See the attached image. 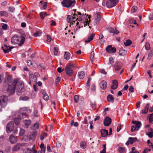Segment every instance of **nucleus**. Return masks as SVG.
<instances>
[{
    "label": "nucleus",
    "mask_w": 153,
    "mask_h": 153,
    "mask_svg": "<svg viewBox=\"0 0 153 153\" xmlns=\"http://www.w3.org/2000/svg\"><path fill=\"white\" fill-rule=\"evenodd\" d=\"M137 7L135 6H134L132 7L131 10V11L132 13L135 12L137 11Z\"/></svg>",
    "instance_id": "38"
},
{
    "label": "nucleus",
    "mask_w": 153,
    "mask_h": 153,
    "mask_svg": "<svg viewBox=\"0 0 153 153\" xmlns=\"http://www.w3.org/2000/svg\"><path fill=\"white\" fill-rule=\"evenodd\" d=\"M84 14H83V15L81 16V14L78 11H76L75 12H74V13L73 14V16H76V17L78 16L79 18V21H82V17H83L84 16Z\"/></svg>",
    "instance_id": "16"
},
{
    "label": "nucleus",
    "mask_w": 153,
    "mask_h": 153,
    "mask_svg": "<svg viewBox=\"0 0 153 153\" xmlns=\"http://www.w3.org/2000/svg\"><path fill=\"white\" fill-rule=\"evenodd\" d=\"M114 62V59L111 56L109 57V62L108 63V65L112 64H113Z\"/></svg>",
    "instance_id": "31"
},
{
    "label": "nucleus",
    "mask_w": 153,
    "mask_h": 153,
    "mask_svg": "<svg viewBox=\"0 0 153 153\" xmlns=\"http://www.w3.org/2000/svg\"><path fill=\"white\" fill-rule=\"evenodd\" d=\"M8 97L4 95L0 97V111L1 108H4L7 104Z\"/></svg>",
    "instance_id": "5"
},
{
    "label": "nucleus",
    "mask_w": 153,
    "mask_h": 153,
    "mask_svg": "<svg viewBox=\"0 0 153 153\" xmlns=\"http://www.w3.org/2000/svg\"><path fill=\"white\" fill-rule=\"evenodd\" d=\"M99 85L101 88L104 90L105 87V81L104 80H102L100 82Z\"/></svg>",
    "instance_id": "21"
},
{
    "label": "nucleus",
    "mask_w": 153,
    "mask_h": 153,
    "mask_svg": "<svg viewBox=\"0 0 153 153\" xmlns=\"http://www.w3.org/2000/svg\"><path fill=\"white\" fill-rule=\"evenodd\" d=\"M91 90L92 91H94L96 90V86L95 85L93 84L92 85L91 88Z\"/></svg>",
    "instance_id": "54"
},
{
    "label": "nucleus",
    "mask_w": 153,
    "mask_h": 153,
    "mask_svg": "<svg viewBox=\"0 0 153 153\" xmlns=\"http://www.w3.org/2000/svg\"><path fill=\"white\" fill-rule=\"evenodd\" d=\"M37 135V132L36 131L33 132L30 135V138L31 139L34 140Z\"/></svg>",
    "instance_id": "22"
},
{
    "label": "nucleus",
    "mask_w": 153,
    "mask_h": 153,
    "mask_svg": "<svg viewBox=\"0 0 153 153\" xmlns=\"http://www.w3.org/2000/svg\"><path fill=\"white\" fill-rule=\"evenodd\" d=\"M29 99V97L27 96H24L23 97H20V100H22L24 101L27 100Z\"/></svg>",
    "instance_id": "45"
},
{
    "label": "nucleus",
    "mask_w": 153,
    "mask_h": 153,
    "mask_svg": "<svg viewBox=\"0 0 153 153\" xmlns=\"http://www.w3.org/2000/svg\"><path fill=\"white\" fill-rule=\"evenodd\" d=\"M0 15L1 16H7V13L5 11L0 12Z\"/></svg>",
    "instance_id": "39"
},
{
    "label": "nucleus",
    "mask_w": 153,
    "mask_h": 153,
    "mask_svg": "<svg viewBox=\"0 0 153 153\" xmlns=\"http://www.w3.org/2000/svg\"><path fill=\"white\" fill-rule=\"evenodd\" d=\"M33 151L30 149L27 148L25 150V153H32Z\"/></svg>",
    "instance_id": "52"
},
{
    "label": "nucleus",
    "mask_w": 153,
    "mask_h": 153,
    "mask_svg": "<svg viewBox=\"0 0 153 153\" xmlns=\"http://www.w3.org/2000/svg\"><path fill=\"white\" fill-rule=\"evenodd\" d=\"M38 111L37 110H35L33 112V114L34 117H37L38 116L37 113Z\"/></svg>",
    "instance_id": "53"
},
{
    "label": "nucleus",
    "mask_w": 153,
    "mask_h": 153,
    "mask_svg": "<svg viewBox=\"0 0 153 153\" xmlns=\"http://www.w3.org/2000/svg\"><path fill=\"white\" fill-rule=\"evenodd\" d=\"M107 30L110 33H114V28L112 27H108Z\"/></svg>",
    "instance_id": "46"
},
{
    "label": "nucleus",
    "mask_w": 153,
    "mask_h": 153,
    "mask_svg": "<svg viewBox=\"0 0 153 153\" xmlns=\"http://www.w3.org/2000/svg\"><path fill=\"white\" fill-rule=\"evenodd\" d=\"M41 4H43L42 6V8L45 9L47 7V3L46 2L44 3L43 1H42L40 2Z\"/></svg>",
    "instance_id": "42"
},
{
    "label": "nucleus",
    "mask_w": 153,
    "mask_h": 153,
    "mask_svg": "<svg viewBox=\"0 0 153 153\" xmlns=\"http://www.w3.org/2000/svg\"><path fill=\"white\" fill-rule=\"evenodd\" d=\"M107 101L110 103H113L114 102V98L111 94H109L107 97Z\"/></svg>",
    "instance_id": "18"
},
{
    "label": "nucleus",
    "mask_w": 153,
    "mask_h": 153,
    "mask_svg": "<svg viewBox=\"0 0 153 153\" xmlns=\"http://www.w3.org/2000/svg\"><path fill=\"white\" fill-rule=\"evenodd\" d=\"M42 34V32L39 31L36 32L34 34V36L37 37L38 36H40Z\"/></svg>",
    "instance_id": "35"
},
{
    "label": "nucleus",
    "mask_w": 153,
    "mask_h": 153,
    "mask_svg": "<svg viewBox=\"0 0 153 153\" xmlns=\"http://www.w3.org/2000/svg\"><path fill=\"white\" fill-rule=\"evenodd\" d=\"M85 76V74L83 71H80L78 73V76L80 79H83Z\"/></svg>",
    "instance_id": "24"
},
{
    "label": "nucleus",
    "mask_w": 153,
    "mask_h": 153,
    "mask_svg": "<svg viewBox=\"0 0 153 153\" xmlns=\"http://www.w3.org/2000/svg\"><path fill=\"white\" fill-rule=\"evenodd\" d=\"M129 90L131 92H133L134 91V88L132 86H130Z\"/></svg>",
    "instance_id": "59"
},
{
    "label": "nucleus",
    "mask_w": 153,
    "mask_h": 153,
    "mask_svg": "<svg viewBox=\"0 0 153 153\" xmlns=\"http://www.w3.org/2000/svg\"><path fill=\"white\" fill-rule=\"evenodd\" d=\"M153 53V51H151V52H149V55H148L147 57L148 59H150L152 57V53Z\"/></svg>",
    "instance_id": "43"
},
{
    "label": "nucleus",
    "mask_w": 153,
    "mask_h": 153,
    "mask_svg": "<svg viewBox=\"0 0 153 153\" xmlns=\"http://www.w3.org/2000/svg\"><path fill=\"white\" fill-rule=\"evenodd\" d=\"M27 65L28 66H30L32 65V62L31 60H28L27 62Z\"/></svg>",
    "instance_id": "61"
},
{
    "label": "nucleus",
    "mask_w": 153,
    "mask_h": 153,
    "mask_svg": "<svg viewBox=\"0 0 153 153\" xmlns=\"http://www.w3.org/2000/svg\"><path fill=\"white\" fill-rule=\"evenodd\" d=\"M74 100L75 102L77 103L79 101V96L77 95H75L74 97Z\"/></svg>",
    "instance_id": "44"
},
{
    "label": "nucleus",
    "mask_w": 153,
    "mask_h": 153,
    "mask_svg": "<svg viewBox=\"0 0 153 153\" xmlns=\"http://www.w3.org/2000/svg\"><path fill=\"white\" fill-rule=\"evenodd\" d=\"M148 111V109H147L146 108H145L144 109L142 110V114H146L147 113Z\"/></svg>",
    "instance_id": "57"
},
{
    "label": "nucleus",
    "mask_w": 153,
    "mask_h": 153,
    "mask_svg": "<svg viewBox=\"0 0 153 153\" xmlns=\"http://www.w3.org/2000/svg\"><path fill=\"white\" fill-rule=\"evenodd\" d=\"M150 151L151 149H150L146 148L143 152V153H147L148 152H150Z\"/></svg>",
    "instance_id": "55"
},
{
    "label": "nucleus",
    "mask_w": 153,
    "mask_h": 153,
    "mask_svg": "<svg viewBox=\"0 0 153 153\" xmlns=\"http://www.w3.org/2000/svg\"><path fill=\"white\" fill-rule=\"evenodd\" d=\"M80 147L82 149H85L86 146V143L85 142H82L80 143Z\"/></svg>",
    "instance_id": "29"
},
{
    "label": "nucleus",
    "mask_w": 153,
    "mask_h": 153,
    "mask_svg": "<svg viewBox=\"0 0 153 153\" xmlns=\"http://www.w3.org/2000/svg\"><path fill=\"white\" fill-rule=\"evenodd\" d=\"M39 123L38 122H37L35 123L33 126L34 127L33 128V129H38L39 128Z\"/></svg>",
    "instance_id": "40"
},
{
    "label": "nucleus",
    "mask_w": 153,
    "mask_h": 153,
    "mask_svg": "<svg viewBox=\"0 0 153 153\" xmlns=\"http://www.w3.org/2000/svg\"><path fill=\"white\" fill-rule=\"evenodd\" d=\"M91 80V78L90 77H88V81L86 83V85L87 86H90V82Z\"/></svg>",
    "instance_id": "50"
},
{
    "label": "nucleus",
    "mask_w": 153,
    "mask_h": 153,
    "mask_svg": "<svg viewBox=\"0 0 153 153\" xmlns=\"http://www.w3.org/2000/svg\"><path fill=\"white\" fill-rule=\"evenodd\" d=\"M76 3L75 0H63L61 4L63 7L69 8L74 7Z\"/></svg>",
    "instance_id": "4"
},
{
    "label": "nucleus",
    "mask_w": 153,
    "mask_h": 153,
    "mask_svg": "<svg viewBox=\"0 0 153 153\" xmlns=\"http://www.w3.org/2000/svg\"><path fill=\"white\" fill-rule=\"evenodd\" d=\"M90 17H91L90 16H89L88 17V18L89 19H90ZM84 21V26L85 27L86 25H89V23L90 22V19H89L88 20L87 19L85 18V20Z\"/></svg>",
    "instance_id": "27"
},
{
    "label": "nucleus",
    "mask_w": 153,
    "mask_h": 153,
    "mask_svg": "<svg viewBox=\"0 0 153 153\" xmlns=\"http://www.w3.org/2000/svg\"><path fill=\"white\" fill-rule=\"evenodd\" d=\"M14 129V122L10 121L7 125L6 131L8 133H10Z\"/></svg>",
    "instance_id": "7"
},
{
    "label": "nucleus",
    "mask_w": 153,
    "mask_h": 153,
    "mask_svg": "<svg viewBox=\"0 0 153 153\" xmlns=\"http://www.w3.org/2000/svg\"><path fill=\"white\" fill-rule=\"evenodd\" d=\"M70 55L69 52H65V53L64 55V58L65 59L68 60L70 59Z\"/></svg>",
    "instance_id": "26"
},
{
    "label": "nucleus",
    "mask_w": 153,
    "mask_h": 153,
    "mask_svg": "<svg viewBox=\"0 0 153 153\" xmlns=\"http://www.w3.org/2000/svg\"><path fill=\"white\" fill-rule=\"evenodd\" d=\"M112 122L111 119L108 116L106 117V126H108Z\"/></svg>",
    "instance_id": "20"
},
{
    "label": "nucleus",
    "mask_w": 153,
    "mask_h": 153,
    "mask_svg": "<svg viewBox=\"0 0 153 153\" xmlns=\"http://www.w3.org/2000/svg\"><path fill=\"white\" fill-rule=\"evenodd\" d=\"M149 120L150 123H153V113L150 114Z\"/></svg>",
    "instance_id": "36"
},
{
    "label": "nucleus",
    "mask_w": 153,
    "mask_h": 153,
    "mask_svg": "<svg viewBox=\"0 0 153 153\" xmlns=\"http://www.w3.org/2000/svg\"><path fill=\"white\" fill-rule=\"evenodd\" d=\"M30 82H29L30 84V83L32 82H36L37 81V77L33 74L30 75Z\"/></svg>",
    "instance_id": "14"
},
{
    "label": "nucleus",
    "mask_w": 153,
    "mask_h": 153,
    "mask_svg": "<svg viewBox=\"0 0 153 153\" xmlns=\"http://www.w3.org/2000/svg\"><path fill=\"white\" fill-rule=\"evenodd\" d=\"M58 48L56 47H54V54L55 55H57V54L58 53Z\"/></svg>",
    "instance_id": "48"
},
{
    "label": "nucleus",
    "mask_w": 153,
    "mask_h": 153,
    "mask_svg": "<svg viewBox=\"0 0 153 153\" xmlns=\"http://www.w3.org/2000/svg\"><path fill=\"white\" fill-rule=\"evenodd\" d=\"M118 83L117 80H114L112 81L111 87L112 89H116L117 88Z\"/></svg>",
    "instance_id": "13"
},
{
    "label": "nucleus",
    "mask_w": 153,
    "mask_h": 153,
    "mask_svg": "<svg viewBox=\"0 0 153 153\" xmlns=\"http://www.w3.org/2000/svg\"><path fill=\"white\" fill-rule=\"evenodd\" d=\"M95 34L94 33H92L88 37V38L87 39H86L85 42V43H89L92 40L94 37Z\"/></svg>",
    "instance_id": "19"
},
{
    "label": "nucleus",
    "mask_w": 153,
    "mask_h": 153,
    "mask_svg": "<svg viewBox=\"0 0 153 153\" xmlns=\"http://www.w3.org/2000/svg\"><path fill=\"white\" fill-rule=\"evenodd\" d=\"M75 19L76 20L78 19V18H77V17H76L75 16H72L70 15L68 16L67 20H68V23H70L71 24L72 23V24H73V22L74 23L75 22L74 20Z\"/></svg>",
    "instance_id": "9"
},
{
    "label": "nucleus",
    "mask_w": 153,
    "mask_h": 153,
    "mask_svg": "<svg viewBox=\"0 0 153 153\" xmlns=\"http://www.w3.org/2000/svg\"><path fill=\"white\" fill-rule=\"evenodd\" d=\"M149 18L150 20H153V13H151L149 16Z\"/></svg>",
    "instance_id": "64"
},
{
    "label": "nucleus",
    "mask_w": 153,
    "mask_h": 153,
    "mask_svg": "<svg viewBox=\"0 0 153 153\" xmlns=\"http://www.w3.org/2000/svg\"><path fill=\"white\" fill-rule=\"evenodd\" d=\"M141 123H138L136 125H135V126H132L131 128V131L133 132L134 131H138L141 127Z\"/></svg>",
    "instance_id": "10"
},
{
    "label": "nucleus",
    "mask_w": 153,
    "mask_h": 153,
    "mask_svg": "<svg viewBox=\"0 0 153 153\" xmlns=\"http://www.w3.org/2000/svg\"><path fill=\"white\" fill-rule=\"evenodd\" d=\"M112 134V129L111 128H109V134H108V131L106 130V137L108 135H111Z\"/></svg>",
    "instance_id": "33"
},
{
    "label": "nucleus",
    "mask_w": 153,
    "mask_h": 153,
    "mask_svg": "<svg viewBox=\"0 0 153 153\" xmlns=\"http://www.w3.org/2000/svg\"><path fill=\"white\" fill-rule=\"evenodd\" d=\"M153 132H150L148 134H146L150 138H152L153 137Z\"/></svg>",
    "instance_id": "56"
},
{
    "label": "nucleus",
    "mask_w": 153,
    "mask_h": 153,
    "mask_svg": "<svg viewBox=\"0 0 153 153\" xmlns=\"http://www.w3.org/2000/svg\"><path fill=\"white\" fill-rule=\"evenodd\" d=\"M47 39L46 40L48 42H50L51 40V36L50 35H47Z\"/></svg>",
    "instance_id": "58"
},
{
    "label": "nucleus",
    "mask_w": 153,
    "mask_h": 153,
    "mask_svg": "<svg viewBox=\"0 0 153 153\" xmlns=\"http://www.w3.org/2000/svg\"><path fill=\"white\" fill-rule=\"evenodd\" d=\"M21 118L17 117V118H15L14 119V122L15 124L16 125H18L20 123L19 119H21Z\"/></svg>",
    "instance_id": "34"
},
{
    "label": "nucleus",
    "mask_w": 153,
    "mask_h": 153,
    "mask_svg": "<svg viewBox=\"0 0 153 153\" xmlns=\"http://www.w3.org/2000/svg\"><path fill=\"white\" fill-rule=\"evenodd\" d=\"M101 134V137H105V129H102L100 131Z\"/></svg>",
    "instance_id": "47"
},
{
    "label": "nucleus",
    "mask_w": 153,
    "mask_h": 153,
    "mask_svg": "<svg viewBox=\"0 0 153 153\" xmlns=\"http://www.w3.org/2000/svg\"><path fill=\"white\" fill-rule=\"evenodd\" d=\"M64 70V69H63L62 70V68L61 67H59L57 69V71L59 73H61Z\"/></svg>",
    "instance_id": "63"
},
{
    "label": "nucleus",
    "mask_w": 153,
    "mask_h": 153,
    "mask_svg": "<svg viewBox=\"0 0 153 153\" xmlns=\"http://www.w3.org/2000/svg\"><path fill=\"white\" fill-rule=\"evenodd\" d=\"M132 43V42L129 39H128L126 40V42H124V45L125 46H128L130 45Z\"/></svg>",
    "instance_id": "32"
},
{
    "label": "nucleus",
    "mask_w": 153,
    "mask_h": 153,
    "mask_svg": "<svg viewBox=\"0 0 153 153\" xmlns=\"http://www.w3.org/2000/svg\"><path fill=\"white\" fill-rule=\"evenodd\" d=\"M114 66L115 71H119L120 70L121 68V63L118 61H116L115 62Z\"/></svg>",
    "instance_id": "17"
},
{
    "label": "nucleus",
    "mask_w": 153,
    "mask_h": 153,
    "mask_svg": "<svg viewBox=\"0 0 153 153\" xmlns=\"http://www.w3.org/2000/svg\"><path fill=\"white\" fill-rule=\"evenodd\" d=\"M41 93L43 95V98L45 100H48L49 99V97L47 93L45 91L43 90H42L41 91Z\"/></svg>",
    "instance_id": "15"
},
{
    "label": "nucleus",
    "mask_w": 153,
    "mask_h": 153,
    "mask_svg": "<svg viewBox=\"0 0 153 153\" xmlns=\"http://www.w3.org/2000/svg\"><path fill=\"white\" fill-rule=\"evenodd\" d=\"M76 65L73 62H71L69 63L66 66L65 70L67 75L71 76L73 73V68H75Z\"/></svg>",
    "instance_id": "3"
},
{
    "label": "nucleus",
    "mask_w": 153,
    "mask_h": 153,
    "mask_svg": "<svg viewBox=\"0 0 153 153\" xmlns=\"http://www.w3.org/2000/svg\"><path fill=\"white\" fill-rule=\"evenodd\" d=\"M19 81V79L16 78L12 82L10 77L7 76L5 79V81L8 84V87L7 88V92L10 95H13L15 92V85Z\"/></svg>",
    "instance_id": "1"
},
{
    "label": "nucleus",
    "mask_w": 153,
    "mask_h": 153,
    "mask_svg": "<svg viewBox=\"0 0 153 153\" xmlns=\"http://www.w3.org/2000/svg\"><path fill=\"white\" fill-rule=\"evenodd\" d=\"M16 86V90L18 92H22L24 91V85L22 81L19 80L15 85V87Z\"/></svg>",
    "instance_id": "6"
},
{
    "label": "nucleus",
    "mask_w": 153,
    "mask_h": 153,
    "mask_svg": "<svg viewBox=\"0 0 153 153\" xmlns=\"http://www.w3.org/2000/svg\"><path fill=\"white\" fill-rule=\"evenodd\" d=\"M9 139L11 143H15L17 141V137L12 134L10 136Z\"/></svg>",
    "instance_id": "12"
},
{
    "label": "nucleus",
    "mask_w": 153,
    "mask_h": 153,
    "mask_svg": "<svg viewBox=\"0 0 153 153\" xmlns=\"http://www.w3.org/2000/svg\"><path fill=\"white\" fill-rule=\"evenodd\" d=\"M23 123L25 127L27 128L30 124L31 121L30 120H25Z\"/></svg>",
    "instance_id": "23"
},
{
    "label": "nucleus",
    "mask_w": 153,
    "mask_h": 153,
    "mask_svg": "<svg viewBox=\"0 0 153 153\" xmlns=\"http://www.w3.org/2000/svg\"><path fill=\"white\" fill-rule=\"evenodd\" d=\"M13 48V47H10L6 45H4V46H2L1 47V49L3 50L4 52L5 53L9 52Z\"/></svg>",
    "instance_id": "11"
},
{
    "label": "nucleus",
    "mask_w": 153,
    "mask_h": 153,
    "mask_svg": "<svg viewBox=\"0 0 153 153\" xmlns=\"http://www.w3.org/2000/svg\"><path fill=\"white\" fill-rule=\"evenodd\" d=\"M137 137L133 138L132 137H129L128 138V140H130V144H132L134 142L137 140Z\"/></svg>",
    "instance_id": "25"
},
{
    "label": "nucleus",
    "mask_w": 153,
    "mask_h": 153,
    "mask_svg": "<svg viewBox=\"0 0 153 153\" xmlns=\"http://www.w3.org/2000/svg\"><path fill=\"white\" fill-rule=\"evenodd\" d=\"M106 51L109 53H113L116 52V49L115 47H112L111 45H109L106 48Z\"/></svg>",
    "instance_id": "8"
},
{
    "label": "nucleus",
    "mask_w": 153,
    "mask_h": 153,
    "mask_svg": "<svg viewBox=\"0 0 153 153\" xmlns=\"http://www.w3.org/2000/svg\"><path fill=\"white\" fill-rule=\"evenodd\" d=\"M118 150L120 153H123L124 152V148L120 146L118 147Z\"/></svg>",
    "instance_id": "37"
},
{
    "label": "nucleus",
    "mask_w": 153,
    "mask_h": 153,
    "mask_svg": "<svg viewBox=\"0 0 153 153\" xmlns=\"http://www.w3.org/2000/svg\"><path fill=\"white\" fill-rule=\"evenodd\" d=\"M25 41V38L21 35H16L11 38V42L13 44H18L21 45Z\"/></svg>",
    "instance_id": "2"
},
{
    "label": "nucleus",
    "mask_w": 153,
    "mask_h": 153,
    "mask_svg": "<svg viewBox=\"0 0 153 153\" xmlns=\"http://www.w3.org/2000/svg\"><path fill=\"white\" fill-rule=\"evenodd\" d=\"M19 149V145H17L15 146L13 148V150L14 151L17 150Z\"/></svg>",
    "instance_id": "62"
},
{
    "label": "nucleus",
    "mask_w": 153,
    "mask_h": 153,
    "mask_svg": "<svg viewBox=\"0 0 153 153\" xmlns=\"http://www.w3.org/2000/svg\"><path fill=\"white\" fill-rule=\"evenodd\" d=\"M25 131L24 130L22 129H20L19 132V135L21 136H22L25 133Z\"/></svg>",
    "instance_id": "49"
},
{
    "label": "nucleus",
    "mask_w": 153,
    "mask_h": 153,
    "mask_svg": "<svg viewBox=\"0 0 153 153\" xmlns=\"http://www.w3.org/2000/svg\"><path fill=\"white\" fill-rule=\"evenodd\" d=\"M126 51L123 49L121 50L119 52V54L120 56H124L126 54Z\"/></svg>",
    "instance_id": "28"
},
{
    "label": "nucleus",
    "mask_w": 153,
    "mask_h": 153,
    "mask_svg": "<svg viewBox=\"0 0 153 153\" xmlns=\"http://www.w3.org/2000/svg\"><path fill=\"white\" fill-rule=\"evenodd\" d=\"M47 134L46 133H43L41 135V140H43L47 136Z\"/></svg>",
    "instance_id": "41"
},
{
    "label": "nucleus",
    "mask_w": 153,
    "mask_h": 153,
    "mask_svg": "<svg viewBox=\"0 0 153 153\" xmlns=\"http://www.w3.org/2000/svg\"><path fill=\"white\" fill-rule=\"evenodd\" d=\"M94 51H92L91 52V55H90V59H92L93 58L94 56Z\"/></svg>",
    "instance_id": "60"
},
{
    "label": "nucleus",
    "mask_w": 153,
    "mask_h": 153,
    "mask_svg": "<svg viewBox=\"0 0 153 153\" xmlns=\"http://www.w3.org/2000/svg\"><path fill=\"white\" fill-rule=\"evenodd\" d=\"M145 46V48L146 50H148L150 48V45L148 43H146Z\"/></svg>",
    "instance_id": "51"
},
{
    "label": "nucleus",
    "mask_w": 153,
    "mask_h": 153,
    "mask_svg": "<svg viewBox=\"0 0 153 153\" xmlns=\"http://www.w3.org/2000/svg\"><path fill=\"white\" fill-rule=\"evenodd\" d=\"M40 15L41 18L43 19L47 16V14L46 12H42L40 13Z\"/></svg>",
    "instance_id": "30"
}]
</instances>
